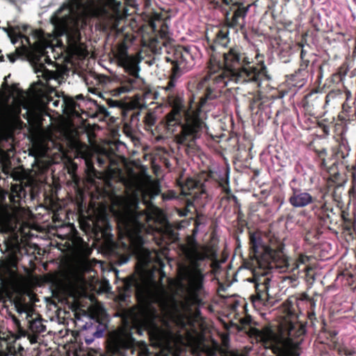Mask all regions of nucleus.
<instances>
[{
	"label": "nucleus",
	"mask_w": 356,
	"mask_h": 356,
	"mask_svg": "<svg viewBox=\"0 0 356 356\" xmlns=\"http://www.w3.org/2000/svg\"><path fill=\"white\" fill-rule=\"evenodd\" d=\"M86 172L87 175L92 179L97 176V170H95L92 160L89 158H85Z\"/></svg>",
	"instance_id": "21"
},
{
	"label": "nucleus",
	"mask_w": 356,
	"mask_h": 356,
	"mask_svg": "<svg viewBox=\"0 0 356 356\" xmlns=\"http://www.w3.org/2000/svg\"><path fill=\"white\" fill-rule=\"evenodd\" d=\"M3 31L7 33L8 38L13 44H15L19 40H21L22 45L25 46L27 44L30 47H32L35 45V43L37 42V41L32 42L30 38L24 36L20 33H17L13 30L8 31L6 29H3Z\"/></svg>",
	"instance_id": "15"
},
{
	"label": "nucleus",
	"mask_w": 356,
	"mask_h": 356,
	"mask_svg": "<svg viewBox=\"0 0 356 356\" xmlns=\"http://www.w3.org/2000/svg\"><path fill=\"white\" fill-rule=\"evenodd\" d=\"M178 71V62L174 61L173 74L168 82V85L163 88L167 93V98L169 105L172 108V111L166 115L165 129L168 136H173L174 140L178 143V97L174 96L171 90L175 87L177 83L176 73Z\"/></svg>",
	"instance_id": "6"
},
{
	"label": "nucleus",
	"mask_w": 356,
	"mask_h": 356,
	"mask_svg": "<svg viewBox=\"0 0 356 356\" xmlns=\"http://www.w3.org/2000/svg\"><path fill=\"white\" fill-rule=\"evenodd\" d=\"M339 354L341 356H353L356 351L346 346L340 347L338 350Z\"/></svg>",
	"instance_id": "29"
},
{
	"label": "nucleus",
	"mask_w": 356,
	"mask_h": 356,
	"mask_svg": "<svg viewBox=\"0 0 356 356\" xmlns=\"http://www.w3.org/2000/svg\"><path fill=\"white\" fill-rule=\"evenodd\" d=\"M225 68L219 61L211 59L209 66L208 74L197 83V90H204V95L199 97L200 102H194L195 94L189 86L191 92L189 97V107L183 110L185 122L182 125L181 133H179V145L186 143L193 147L195 140L200 137V132L205 128V124L199 118L200 108L208 100L217 98L222 89L229 82L236 83H255L261 86L264 78L269 79L266 67L262 64L258 70L253 66H244L250 63V59L241 51L239 47H232L223 53ZM182 111V105L179 100V115Z\"/></svg>",
	"instance_id": "1"
},
{
	"label": "nucleus",
	"mask_w": 356,
	"mask_h": 356,
	"mask_svg": "<svg viewBox=\"0 0 356 356\" xmlns=\"http://www.w3.org/2000/svg\"><path fill=\"white\" fill-rule=\"evenodd\" d=\"M128 260H129V259H128V258L125 259L123 261H122V262L120 263V264H123L127 263Z\"/></svg>",
	"instance_id": "45"
},
{
	"label": "nucleus",
	"mask_w": 356,
	"mask_h": 356,
	"mask_svg": "<svg viewBox=\"0 0 356 356\" xmlns=\"http://www.w3.org/2000/svg\"><path fill=\"white\" fill-rule=\"evenodd\" d=\"M29 327L34 333H42L45 331L46 327L42 324L40 319H28Z\"/></svg>",
	"instance_id": "18"
},
{
	"label": "nucleus",
	"mask_w": 356,
	"mask_h": 356,
	"mask_svg": "<svg viewBox=\"0 0 356 356\" xmlns=\"http://www.w3.org/2000/svg\"><path fill=\"white\" fill-rule=\"evenodd\" d=\"M308 298H309V297H308V295H307V294H306V293H303V294L302 295L301 300H307V299H308Z\"/></svg>",
	"instance_id": "43"
},
{
	"label": "nucleus",
	"mask_w": 356,
	"mask_h": 356,
	"mask_svg": "<svg viewBox=\"0 0 356 356\" xmlns=\"http://www.w3.org/2000/svg\"><path fill=\"white\" fill-rule=\"evenodd\" d=\"M179 292L189 304L201 302L205 275L202 264L209 259V248L188 237L187 243H179Z\"/></svg>",
	"instance_id": "3"
},
{
	"label": "nucleus",
	"mask_w": 356,
	"mask_h": 356,
	"mask_svg": "<svg viewBox=\"0 0 356 356\" xmlns=\"http://www.w3.org/2000/svg\"><path fill=\"white\" fill-rule=\"evenodd\" d=\"M201 302H198L194 304H189L186 302V300L183 298L182 294L179 292V332H181L180 329L184 327L185 324L182 320V315L181 314V310H189L191 307L195 305H199Z\"/></svg>",
	"instance_id": "17"
},
{
	"label": "nucleus",
	"mask_w": 356,
	"mask_h": 356,
	"mask_svg": "<svg viewBox=\"0 0 356 356\" xmlns=\"http://www.w3.org/2000/svg\"><path fill=\"white\" fill-rule=\"evenodd\" d=\"M250 6V4L245 6L239 1L230 8H227L216 2L215 8L220 10L224 17L225 23L229 28L242 29L245 26V18Z\"/></svg>",
	"instance_id": "8"
},
{
	"label": "nucleus",
	"mask_w": 356,
	"mask_h": 356,
	"mask_svg": "<svg viewBox=\"0 0 356 356\" xmlns=\"http://www.w3.org/2000/svg\"><path fill=\"white\" fill-rule=\"evenodd\" d=\"M139 115V112H138L136 114V117H138Z\"/></svg>",
	"instance_id": "50"
},
{
	"label": "nucleus",
	"mask_w": 356,
	"mask_h": 356,
	"mask_svg": "<svg viewBox=\"0 0 356 356\" xmlns=\"http://www.w3.org/2000/svg\"><path fill=\"white\" fill-rule=\"evenodd\" d=\"M179 353H180L181 352V345L184 343V337L181 336V334L180 333H179Z\"/></svg>",
	"instance_id": "38"
},
{
	"label": "nucleus",
	"mask_w": 356,
	"mask_h": 356,
	"mask_svg": "<svg viewBox=\"0 0 356 356\" xmlns=\"http://www.w3.org/2000/svg\"><path fill=\"white\" fill-rule=\"evenodd\" d=\"M325 194L323 195L321 198L318 201V204H320V207H318V206L316 205V206H314L313 207V210H315L316 209H318L319 214H321V213H325V212H331V213H332L333 209L327 205V202L325 200Z\"/></svg>",
	"instance_id": "20"
},
{
	"label": "nucleus",
	"mask_w": 356,
	"mask_h": 356,
	"mask_svg": "<svg viewBox=\"0 0 356 356\" xmlns=\"http://www.w3.org/2000/svg\"><path fill=\"white\" fill-rule=\"evenodd\" d=\"M24 108L26 110V112L25 114L23 115V116L24 118L27 119L29 121L30 118L33 117V113L29 111L26 106H24Z\"/></svg>",
	"instance_id": "33"
},
{
	"label": "nucleus",
	"mask_w": 356,
	"mask_h": 356,
	"mask_svg": "<svg viewBox=\"0 0 356 356\" xmlns=\"http://www.w3.org/2000/svg\"><path fill=\"white\" fill-rule=\"evenodd\" d=\"M6 57H5V56L1 54V50L0 49V63L5 62L6 59H8L10 63H13L19 57V54L16 49L15 53L6 54Z\"/></svg>",
	"instance_id": "23"
},
{
	"label": "nucleus",
	"mask_w": 356,
	"mask_h": 356,
	"mask_svg": "<svg viewBox=\"0 0 356 356\" xmlns=\"http://www.w3.org/2000/svg\"><path fill=\"white\" fill-rule=\"evenodd\" d=\"M228 41V31H224L218 30L216 33V43L219 44L222 46H225Z\"/></svg>",
	"instance_id": "22"
},
{
	"label": "nucleus",
	"mask_w": 356,
	"mask_h": 356,
	"mask_svg": "<svg viewBox=\"0 0 356 356\" xmlns=\"http://www.w3.org/2000/svg\"><path fill=\"white\" fill-rule=\"evenodd\" d=\"M175 182H176L177 184H178V178L175 179Z\"/></svg>",
	"instance_id": "48"
},
{
	"label": "nucleus",
	"mask_w": 356,
	"mask_h": 356,
	"mask_svg": "<svg viewBox=\"0 0 356 356\" xmlns=\"http://www.w3.org/2000/svg\"><path fill=\"white\" fill-rule=\"evenodd\" d=\"M108 77L106 76H102L101 79H100V81L101 82H103L104 83H107V81H108Z\"/></svg>",
	"instance_id": "41"
},
{
	"label": "nucleus",
	"mask_w": 356,
	"mask_h": 356,
	"mask_svg": "<svg viewBox=\"0 0 356 356\" xmlns=\"http://www.w3.org/2000/svg\"><path fill=\"white\" fill-rule=\"evenodd\" d=\"M48 106H53L54 108H57L59 106V105H61L62 111H64L65 102L64 100L60 101V99H54L51 97H49L47 99V102Z\"/></svg>",
	"instance_id": "26"
},
{
	"label": "nucleus",
	"mask_w": 356,
	"mask_h": 356,
	"mask_svg": "<svg viewBox=\"0 0 356 356\" xmlns=\"http://www.w3.org/2000/svg\"><path fill=\"white\" fill-rule=\"evenodd\" d=\"M150 218H154L155 222L161 226V227L157 228L159 232L171 233L172 230L170 224L168 221L167 218L162 210L159 208H156Z\"/></svg>",
	"instance_id": "14"
},
{
	"label": "nucleus",
	"mask_w": 356,
	"mask_h": 356,
	"mask_svg": "<svg viewBox=\"0 0 356 356\" xmlns=\"http://www.w3.org/2000/svg\"><path fill=\"white\" fill-rule=\"evenodd\" d=\"M338 189H340V186H337V187H336V188H335V189H334V193H333V194H332V195H333V198H334V200L335 201H339V197H338L337 196V195H336V193H337V190H338Z\"/></svg>",
	"instance_id": "37"
},
{
	"label": "nucleus",
	"mask_w": 356,
	"mask_h": 356,
	"mask_svg": "<svg viewBox=\"0 0 356 356\" xmlns=\"http://www.w3.org/2000/svg\"><path fill=\"white\" fill-rule=\"evenodd\" d=\"M222 1V3H220L219 1H218L220 5L221 6H225L227 8H230V7L233 6L234 5H236V3H238L239 1H236V0H221ZM216 1H212V3L213 5V7L215 8V6H216Z\"/></svg>",
	"instance_id": "30"
},
{
	"label": "nucleus",
	"mask_w": 356,
	"mask_h": 356,
	"mask_svg": "<svg viewBox=\"0 0 356 356\" xmlns=\"http://www.w3.org/2000/svg\"><path fill=\"white\" fill-rule=\"evenodd\" d=\"M188 345L191 347L193 351H198L201 347L200 340L195 337L191 336L188 340Z\"/></svg>",
	"instance_id": "25"
},
{
	"label": "nucleus",
	"mask_w": 356,
	"mask_h": 356,
	"mask_svg": "<svg viewBox=\"0 0 356 356\" xmlns=\"http://www.w3.org/2000/svg\"><path fill=\"white\" fill-rule=\"evenodd\" d=\"M181 120H179V127L181 126Z\"/></svg>",
	"instance_id": "51"
},
{
	"label": "nucleus",
	"mask_w": 356,
	"mask_h": 356,
	"mask_svg": "<svg viewBox=\"0 0 356 356\" xmlns=\"http://www.w3.org/2000/svg\"><path fill=\"white\" fill-rule=\"evenodd\" d=\"M44 61L49 65L56 67V64L47 56H44L41 58L40 62L35 64L34 66L35 72L38 74L39 78L42 77L47 83L51 80H56L58 78V73L56 71L49 70L43 63Z\"/></svg>",
	"instance_id": "12"
},
{
	"label": "nucleus",
	"mask_w": 356,
	"mask_h": 356,
	"mask_svg": "<svg viewBox=\"0 0 356 356\" xmlns=\"http://www.w3.org/2000/svg\"><path fill=\"white\" fill-rule=\"evenodd\" d=\"M302 47L301 52H300V58L301 60L305 59V55H306V51L303 49V45L300 44Z\"/></svg>",
	"instance_id": "36"
},
{
	"label": "nucleus",
	"mask_w": 356,
	"mask_h": 356,
	"mask_svg": "<svg viewBox=\"0 0 356 356\" xmlns=\"http://www.w3.org/2000/svg\"><path fill=\"white\" fill-rule=\"evenodd\" d=\"M33 39H35V40H36V37H35V35H34L33 36Z\"/></svg>",
	"instance_id": "49"
},
{
	"label": "nucleus",
	"mask_w": 356,
	"mask_h": 356,
	"mask_svg": "<svg viewBox=\"0 0 356 356\" xmlns=\"http://www.w3.org/2000/svg\"><path fill=\"white\" fill-rule=\"evenodd\" d=\"M252 332L256 339L261 342L266 348H271L278 356H298L296 351L277 336L270 327L266 326L261 330L255 328Z\"/></svg>",
	"instance_id": "7"
},
{
	"label": "nucleus",
	"mask_w": 356,
	"mask_h": 356,
	"mask_svg": "<svg viewBox=\"0 0 356 356\" xmlns=\"http://www.w3.org/2000/svg\"><path fill=\"white\" fill-rule=\"evenodd\" d=\"M108 104L111 107H116L118 106L120 103L118 101L109 99Z\"/></svg>",
	"instance_id": "35"
},
{
	"label": "nucleus",
	"mask_w": 356,
	"mask_h": 356,
	"mask_svg": "<svg viewBox=\"0 0 356 356\" xmlns=\"http://www.w3.org/2000/svg\"><path fill=\"white\" fill-rule=\"evenodd\" d=\"M199 191V183L193 178H188L184 182L179 179V204L183 202L186 207L184 211L179 209V216H187L188 213H193L195 211L193 202L189 198L182 200L181 196L191 195L193 198H195Z\"/></svg>",
	"instance_id": "9"
},
{
	"label": "nucleus",
	"mask_w": 356,
	"mask_h": 356,
	"mask_svg": "<svg viewBox=\"0 0 356 356\" xmlns=\"http://www.w3.org/2000/svg\"><path fill=\"white\" fill-rule=\"evenodd\" d=\"M26 195V192L22 186L15 185L12 187L10 200L14 206L0 209V229L3 232L13 234L20 229L22 212L16 204L20 206Z\"/></svg>",
	"instance_id": "4"
},
{
	"label": "nucleus",
	"mask_w": 356,
	"mask_h": 356,
	"mask_svg": "<svg viewBox=\"0 0 356 356\" xmlns=\"http://www.w3.org/2000/svg\"><path fill=\"white\" fill-rule=\"evenodd\" d=\"M334 213L331 212H325L321 214H319L320 218L324 222L325 224H332L334 221L333 220Z\"/></svg>",
	"instance_id": "28"
},
{
	"label": "nucleus",
	"mask_w": 356,
	"mask_h": 356,
	"mask_svg": "<svg viewBox=\"0 0 356 356\" xmlns=\"http://www.w3.org/2000/svg\"><path fill=\"white\" fill-rule=\"evenodd\" d=\"M120 65L124 69L128 75L119 78L120 86L112 90L113 95L120 96L134 90H143L145 82L139 76L140 69L138 64L126 55L120 60Z\"/></svg>",
	"instance_id": "5"
},
{
	"label": "nucleus",
	"mask_w": 356,
	"mask_h": 356,
	"mask_svg": "<svg viewBox=\"0 0 356 356\" xmlns=\"http://www.w3.org/2000/svg\"><path fill=\"white\" fill-rule=\"evenodd\" d=\"M67 106L71 110V112L76 115H79V110L81 109L80 105L74 100L70 99L67 103Z\"/></svg>",
	"instance_id": "27"
},
{
	"label": "nucleus",
	"mask_w": 356,
	"mask_h": 356,
	"mask_svg": "<svg viewBox=\"0 0 356 356\" xmlns=\"http://www.w3.org/2000/svg\"><path fill=\"white\" fill-rule=\"evenodd\" d=\"M13 322L15 323V324L19 327L20 326V321L19 320H18L16 317L13 316Z\"/></svg>",
	"instance_id": "39"
},
{
	"label": "nucleus",
	"mask_w": 356,
	"mask_h": 356,
	"mask_svg": "<svg viewBox=\"0 0 356 356\" xmlns=\"http://www.w3.org/2000/svg\"><path fill=\"white\" fill-rule=\"evenodd\" d=\"M194 65V60L189 47H179V73L189 71Z\"/></svg>",
	"instance_id": "13"
},
{
	"label": "nucleus",
	"mask_w": 356,
	"mask_h": 356,
	"mask_svg": "<svg viewBox=\"0 0 356 356\" xmlns=\"http://www.w3.org/2000/svg\"><path fill=\"white\" fill-rule=\"evenodd\" d=\"M106 325L96 319H90L83 325V335L86 344H91L95 339L103 337L106 330Z\"/></svg>",
	"instance_id": "10"
},
{
	"label": "nucleus",
	"mask_w": 356,
	"mask_h": 356,
	"mask_svg": "<svg viewBox=\"0 0 356 356\" xmlns=\"http://www.w3.org/2000/svg\"><path fill=\"white\" fill-rule=\"evenodd\" d=\"M77 98H78V99H83V96H82L81 95H78V96H77Z\"/></svg>",
	"instance_id": "46"
},
{
	"label": "nucleus",
	"mask_w": 356,
	"mask_h": 356,
	"mask_svg": "<svg viewBox=\"0 0 356 356\" xmlns=\"http://www.w3.org/2000/svg\"><path fill=\"white\" fill-rule=\"evenodd\" d=\"M287 332L291 339L299 337L305 333V327L299 323L289 322L287 326Z\"/></svg>",
	"instance_id": "16"
},
{
	"label": "nucleus",
	"mask_w": 356,
	"mask_h": 356,
	"mask_svg": "<svg viewBox=\"0 0 356 356\" xmlns=\"http://www.w3.org/2000/svg\"><path fill=\"white\" fill-rule=\"evenodd\" d=\"M251 248L254 252L253 257L244 262L245 268L252 272L253 277L247 280L254 283L256 295L252 296V302L264 300L268 296L270 277L269 270L277 268L280 272L297 270L300 265L309 261L307 256L301 254L296 261H290L281 250H274L267 245H263L260 238L254 235L250 236Z\"/></svg>",
	"instance_id": "2"
},
{
	"label": "nucleus",
	"mask_w": 356,
	"mask_h": 356,
	"mask_svg": "<svg viewBox=\"0 0 356 356\" xmlns=\"http://www.w3.org/2000/svg\"><path fill=\"white\" fill-rule=\"evenodd\" d=\"M184 225H182V222H180L179 221V229L183 227Z\"/></svg>",
	"instance_id": "47"
},
{
	"label": "nucleus",
	"mask_w": 356,
	"mask_h": 356,
	"mask_svg": "<svg viewBox=\"0 0 356 356\" xmlns=\"http://www.w3.org/2000/svg\"><path fill=\"white\" fill-rule=\"evenodd\" d=\"M151 26H152V28L154 31H157V27H156V26L155 25L154 23H152Z\"/></svg>",
	"instance_id": "44"
},
{
	"label": "nucleus",
	"mask_w": 356,
	"mask_h": 356,
	"mask_svg": "<svg viewBox=\"0 0 356 356\" xmlns=\"http://www.w3.org/2000/svg\"><path fill=\"white\" fill-rule=\"evenodd\" d=\"M138 211L136 210V211H133L131 212V213H130V216L129 217H127V219L125 220V231H126V234L128 235L129 236V239L131 241V227H130V223H129V220H133L136 224H137L139 227L140 225H142V223L139 222L138 219Z\"/></svg>",
	"instance_id": "19"
},
{
	"label": "nucleus",
	"mask_w": 356,
	"mask_h": 356,
	"mask_svg": "<svg viewBox=\"0 0 356 356\" xmlns=\"http://www.w3.org/2000/svg\"><path fill=\"white\" fill-rule=\"evenodd\" d=\"M342 218H343V219L344 220V222H345V228L347 230L350 231V229H351L350 225H349L350 220L348 218H346L344 212L342 213Z\"/></svg>",
	"instance_id": "34"
},
{
	"label": "nucleus",
	"mask_w": 356,
	"mask_h": 356,
	"mask_svg": "<svg viewBox=\"0 0 356 356\" xmlns=\"http://www.w3.org/2000/svg\"><path fill=\"white\" fill-rule=\"evenodd\" d=\"M108 159H109V156L106 154L98 156L97 160L99 166V167L104 166Z\"/></svg>",
	"instance_id": "32"
},
{
	"label": "nucleus",
	"mask_w": 356,
	"mask_h": 356,
	"mask_svg": "<svg viewBox=\"0 0 356 356\" xmlns=\"http://www.w3.org/2000/svg\"><path fill=\"white\" fill-rule=\"evenodd\" d=\"M293 182H295V179H293L290 184L291 190V194L289 197L290 204L294 208H303L313 203L314 201L313 196L305 191L293 186L291 185Z\"/></svg>",
	"instance_id": "11"
},
{
	"label": "nucleus",
	"mask_w": 356,
	"mask_h": 356,
	"mask_svg": "<svg viewBox=\"0 0 356 356\" xmlns=\"http://www.w3.org/2000/svg\"><path fill=\"white\" fill-rule=\"evenodd\" d=\"M241 323L244 325H247L250 323V320L248 318H243L241 320Z\"/></svg>",
	"instance_id": "42"
},
{
	"label": "nucleus",
	"mask_w": 356,
	"mask_h": 356,
	"mask_svg": "<svg viewBox=\"0 0 356 356\" xmlns=\"http://www.w3.org/2000/svg\"><path fill=\"white\" fill-rule=\"evenodd\" d=\"M333 96V94L330 92L328 93L326 97H325V102H326V104H328L329 101H330V97Z\"/></svg>",
	"instance_id": "40"
},
{
	"label": "nucleus",
	"mask_w": 356,
	"mask_h": 356,
	"mask_svg": "<svg viewBox=\"0 0 356 356\" xmlns=\"http://www.w3.org/2000/svg\"><path fill=\"white\" fill-rule=\"evenodd\" d=\"M175 356H177V355L175 354Z\"/></svg>",
	"instance_id": "52"
},
{
	"label": "nucleus",
	"mask_w": 356,
	"mask_h": 356,
	"mask_svg": "<svg viewBox=\"0 0 356 356\" xmlns=\"http://www.w3.org/2000/svg\"><path fill=\"white\" fill-rule=\"evenodd\" d=\"M309 63V60L307 59L301 60V63L300 65V68L298 70V73L304 74L306 72V70L308 67Z\"/></svg>",
	"instance_id": "31"
},
{
	"label": "nucleus",
	"mask_w": 356,
	"mask_h": 356,
	"mask_svg": "<svg viewBox=\"0 0 356 356\" xmlns=\"http://www.w3.org/2000/svg\"><path fill=\"white\" fill-rule=\"evenodd\" d=\"M15 307L16 309V311L17 312L22 315V314H25L26 316V319L28 320L29 318L31 317V315L30 314V312H28L27 310V307L25 305H22L21 303H15Z\"/></svg>",
	"instance_id": "24"
}]
</instances>
